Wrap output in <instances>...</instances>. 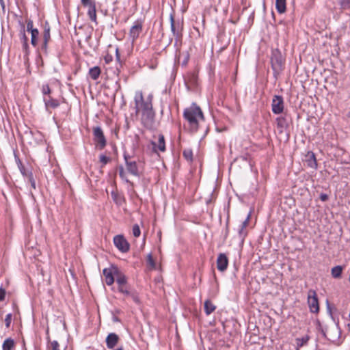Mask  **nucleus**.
I'll list each match as a JSON object with an SVG mask.
<instances>
[{"mask_svg":"<svg viewBox=\"0 0 350 350\" xmlns=\"http://www.w3.org/2000/svg\"><path fill=\"white\" fill-rule=\"evenodd\" d=\"M309 336H305L302 338H296V345H297V348H296V350H299V348L306 345L308 340H309Z\"/></svg>","mask_w":350,"mask_h":350,"instance_id":"nucleus-27","label":"nucleus"},{"mask_svg":"<svg viewBox=\"0 0 350 350\" xmlns=\"http://www.w3.org/2000/svg\"><path fill=\"white\" fill-rule=\"evenodd\" d=\"M39 31L38 30H32L31 38V44L36 47L38 45V39L39 36Z\"/></svg>","mask_w":350,"mask_h":350,"instance_id":"nucleus-29","label":"nucleus"},{"mask_svg":"<svg viewBox=\"0 0 350 350\" xmlns=\"http://www.w3.org/2000/svg\"><path fill=\"white\" fill-rule=\"evenodd\" d=\"M93 139L96 147L100 150H103L106 146L107 140L104 133L100 126L93 128Z\"/></svg>","mask_w":350,"mask_h":350,"instance_id":"nucleus-7","label":"nucleus"},{"mask_svg":"<svg viewBox=\"0 0 350 350\" xmlns=\"http://www.w3.org/2000/svg\"><path fill=\"white\" fill-rule=\"evenodd\" d=\"M19 169H20V171L21 172V174L25 176H29V172H28L25 167L22 165V163L20 162V165H19Z\"/></svg>","mask_w":350,"mask_h":350,"instance_id":"nucleus-39","label":"nucleus"},{"mask_svg":"<svg viewBox=\"0 0 350 350\" xmlns=\"http://www.w3.org/2000/svg\"><path fill=\"white\" fill-rule=\"evenodd\" d=\"M250 219V214H249L247 215V217H246V219L242 222V224L241 226L245 228L248 225Z\"/></svg>","mask_w":350,"mask_h":350,"instance_id":"nucleus-47","label":"nucleus"},{"mask_svg":"<svg viewBox=\"0 0 350 350\" xmlns=\"http://www.w3.org/2000/svg\"><path fill=\"white\" fill-rule=\"evenodd\" d=\"M119 292L124 294L125 296L126 297H130L131 295V294L133 293V291H130L129 290V288L128 286H125V287H123V288H120V289H118Z\"/></svg>","mask_w":350,"mask_h":350,"instance_id":"nucleus-35","label":"nucleus"},{"mask_svg":"<svg viewBox=\"0 0 350 350\" xmlns=\"http://www.w3.org/2000/svg\"><path fill=\"white\" fill-rule=\"evenodd\" d=\"M100 161L103 163V165H106L108 162L110 161V158L104 155L101 154L100 156Z\"/></svg>","mask_w":350,"mask_h":350,"instance_id":"nucleus-40","label":"nucleus"},{"mask_svg":"<svg viewBox=\"0 0 350 350\" xmlns=\"http://www.w3.org/2000/svg\"><path fill=\"white\" fill-rule=\"evenodd\" d=\"M151 144L152 146L153 151L154 152H157L158 150L161 152L165 151V137L162 134L159 135L158 144L152 141Z\"/></svg>","mask_w":350,"mask_h":350,"instance_id":"nucleus-15","label":"nucleus"},{"mask_svg":"<svg viewBox=\"0 0 350 350\" xmlns=\"http://www.w3.org/2000/svg\"><path fill=\"white\" fill-rule=\"evenodd\" d=\"M132 232L135 237H139L140 236L141 230L138 224L133 225Z\"/></svg>","mask_w":350,"mask_h":350,"instance_id":"nucleus-34","label":"nucleus"},{"mask_svg":"<svg viewBox=\"0 0 350 350\" xmlns=\"http://www.w3.org/2000/svg\"><path fill=\"white\" fill-rule=\"evenodd\" d=\"M43 100L44 102L46 108L51 107L55 109L59 105V101L57 99L53 98L50 96L49 98L44 96Z\"/></svg>","mask_w":350,"mask_h":350,"instance_id":"nucleus-21","label":"nucleus"},{"mask_svg":"<svg viewBox=\"0 0 350 350\" xmlns=\"http://www.w3.org/2000/svg\"><path fill=\"white\" fill-rule=\"evenodd\" d=\"M239 234L241 237L244 238L246 235V232L245 231V228H243L241 226V228L239 230Z\"/></svg>","mask_w":350,"mask_h":350,"instance_id":"nucleus-48","label":"nucleus"},{"mask_svg":"<svg viewBox=\"0 0 350 350\" xmlns=\"http://www.w3.org/2000/svg\"><path fill=\"white\" fill-rule=\"evenodd\" d=\"M118 170L120 177L122 180H124L126 183H129L130 184L133 185V183L130 182L129 180L126 178L124 167L122 165L118 167Z\"/></svg>","mask_w":350,"mask_h":350,"instance_id":"nucleus-32","label":"nucleus"},{"mask_svg":"<svg viewBox=\"0 0 350 350\" xmlns=\"http://www.w3.org/2000/svg\"><path fill=\"white\" fill-rule=\"evenodd\" d=\"M114 10H126L130 5V0H116L114 3Z\"/></svg>","mask_w":350,"mask_h":350,"instance_id":"nucleus-22","label":"nucleus"},{"mask_svg":"<svg viewBox=\"0 0 350 350\" xmlns=\"http://www.w3.org/2000/svg\"><path fill=\"white\" fill-rule=\"evenodd\" d=\"M271 64L274 75H278L282 71L284 66V59L278 50L273 51L271 57Z\"/></svg>","mask_w":350,"mask_h":350,"instance_id":"nucleus-5","label":"nucleus"},{"mask_svg":"<svg viewBox=\"0 0 350 350\" xmlns=\"http://www.w3.org/2000/svg\"><path fill=\"white\" fill-rule=\"evenodd\" d=\"M50 25L47 21L45 22L44 25V31H43V36H42V43L41 45V50L45 53H46L47 51V45L48 42L51 40V35H50Z\"/></svg>","mask_w":350,"mask_h":350,"instance_id":"nucleus-13","label":"nucleus"},{"mask_svg":"<svg viewBox=\"0 0 350 350\" xmlns=\"http://www.w3.org/2000/svg\"><path fill=\"white\" fill-rule=\"evenodd\" d=\"M120 338L115 333H110L106 338L105 342L108 349H112L118 344Z\"/></svg>","mask_w":350,"mask_h":350,"instance_id":"nucleus-17","label":"nucleus"},{"mask_svg":"<svg viewBox=\"0 0 350 350\" xmlns=\"http://www.w3.org/2000/svg\"><path fill=\"white\" fill-rule=\"evenodd\" d=\"M286 0H275V8L279 14H283L286 12Z\"/></svg>","mask_w":350,"mask_h":350,"instance_id":"nucleus-26","label":"nucleus"},{"mask_svg":"<svg viewBox=\"0 0 350 350\" xmlns=\"http://www.w3.org/2000/svg\"><path fill=\"white\" fill-rule=\"evenodd\" d=\"M49 348L51 350H59V345L57 341L53 340L51 342Z\"/></svg>","mask_w":350,"mask_h":350,"instance_id":"nucleus-36","label":"nucleus"},{"mask_svg":"<svg viewBox=\"0 0 350 350\" xmlns=\"http://www.w3.org/2000/svg\"><path fill=\"white\" fill-rule=\"evenodd\" d=\"M348 330L350 332V323L347 324Z\"/></svg>","mask_w":350,"mask_h":350,"instance_id":"nucleus-55","label":"nucleus"},{"mask_svg":"<svg viewBox=\"0 0 350 350\" xmlns=\"http://www.w3.org/2000/svg\"><path fill=\"white\" fill-rule=\"evenodd\" d=\"M343 267L340 265H337L332 268L331 274L334 278H340L342 276Z\"/></svg>","mask_w":350,"mask_h":350,"instance_id":"nucleus-24","label":"nucleus"},{"mask_svg":"<svg viewBox=\"0 0 350 350\" xmlns=\"http://www.w3.org/2000/svg\"><path fill=\"white\" fill-rule=\"evenodd\" d=\"M170 29L175 38L174 46L178 47L181 44L183 39V22L176 21L172 14L170 16Z\"/></svg>","mask_w":350,"mask_h":350,"instance_id":"nucleus-3","label":"nucleus"},{"mask_svg":"<svg viewBox=\"0 0 350 350\" xmlns=\"http://www.w3.org/2000/svg\"><path fill=\"white\" fill-rule=\"evenodd\" d=\"M101 73V70L98 66L91 68L89 70V75L93 80H97Z\"/></svg>","mask_w":350,"mask_h":350,"instance_id":"nucleus-23","label":"nucleus"},{"mask_svg":"<svg viewBox=\"0 0 350 350\" xmlns=\"http://www.w3.org/2000/svg\"><path fill=\"white\" fill-rule=\"evenodd\" d=\"M28 178H29V181L31 182V186L33 188H35L36 187V186H35V181H34V180L33 178V175H32L31 172L29 173Z\"/></svg>","mask_w":350,"mask_h":350,"instance_id":"nucleus-49","label":"nucleus"},{"mask_svg":"<svg viewBox=\"0 0 350 350\" xmlns=\"http://www.w3.org/2000/svg\"><path fill=\"white\" fill-rule=\"evenodd\" d=\"M130 297L132 299V300L137 303V304H139V297L138 295H137V293L135 292H133L131 295L130 296Z\"/></svg>","mask_w":350,"mask_h":350,"instance_id":"nucleus-44","label":"nucleus"},{"mask_svg":"<svg viewBox=\"0 0 350 350\" xmlns=\"http://www.w3.org/2000/svg\"><path fill=\"white\" fill-rule=\"evenodd\" d=\"M5 297V291L3 288H0V301H3Z\"/></svg>","mask_w":350,"mask_h":350,"instance_id":"nucleus-46","label":"nucleus"},{"mask_svg":"<svg viewBox=\"0 0 350 350\" xmlns=\"http://www.w3.org/2000/svg\"><path fill=\"white\" fill-rule=\"evenodd\" d=\"M183 116L186 121L184 124L185 128L192 133H196L201 123L204 121L201 108L195 103L184 109Z\"/></svg>","mask_w":350,"mask_h":350,"instance_id":"nucleus-2","label":"nucleus"},{"mask_svg":"<svg viewBox=\"0 0 350 350\" xmlns=\"http://www.w3.org/2000/svg\"><path fill=\"white\" fill-rule=\"evenodd\" d=\"M116 57L117 61L120 62V55L119 53L118 48L116 49Z\"/></svg>","mask_w":350,"mask_h":350,"instance_id":"nucleus-53","label":"nucleus"},{"mask_svg":"<svg viewBox=\"0 0 350 350\" xmlns=\"http://www.w3.org/2000/svg\"><path fill=\"white\" fill-rule=\"evenodd\" d=\"M115 279L117 284L118 285V289H120L121 287L123 288L127 286V278L120 269L118 270V274L116 275Z\"/></svg>","mask_w":350,"mask_h":350,"instance_id":"nucleus-19","label":"nucleus"},{"mask_svg":"<svg viewBox=\"0 0 350 350\" xmlns=\"http://www.w3.org/2000/svg\"><path fill=\"white\" fill-rule=\"evenodd\" d=\"M12 314L11 313L8 314L5 317V326L7 328H9L10 326L11 321H12Z\"/></svg>","mask_w":350,"mask_h":350,"instance_id":"nucleus-37","label":"nucleus"},{"mask_svg":"<svg viewBox=\"0 0 350 350\" xmlns=\"http://www.w3.org/2000/svg\"><path fill=\"white\" fill-rule=\"evenodd\" d=\"M88 10V16L91 21L94 22L97 24V18H96V3L91 4V5H86Z\"/></svg>","mask_w":350,"mask_h":350,"instance_id":"nucleus-20","label":"nucleus"},{"mask_svg":"<svg viewBox=\"0 0 350 350\" xmlns=\"http://www.w3.org/2000/svg\"><path fill=\"white\" fill-rule=\"evenodd\" d=\"M215 309L216 306L211 301L207 299L204 301V312L206 315L211 314Z\"/></svg>","mask_w":350,"mask_h":350,"instance_id":"nucleus-25","label":"nucleus"},{"mask_svg":"<svg viewBox=\"0 0 350 350\" xmlns=\"http://www.w3.org/2000/svg\"><path fill=\"white\" fill-rule=\"evenodd\" d=\"M14 347V340L9 338L4 340L2 348L3 350H12V349Z\"/></svg>","mask_w":350,"mask_h":350,"instance_id":"nucleus-28","label":"nucleus"},{"mask_svg":"<svg viewBox=\"0 0 350 350\" xmlns=\"http://www.w3.org/2000/svg\"><path fill=\"white\" fill-rule=\"evenodd\" d=\"M275 120L278 128L281 129L280 133H282L284 129H286L289 126V122L286 116L278 117Z\"/></svg>","mask_w":350,"mask_h":350,"instance_id":"nucleus-18","label":"nucleus"},{"mask_svg":"<svg viewBox=\"0 0 350 350\" xmlns=\"http://www.w3.org/2000/svg\"><path fill=\"white\" fill-rule=\"evenodd\" d=\"M21 30L19 33L20 39L22 43L28 42V38L25 34V25L23 23H21Z\"/></svg>","mask_w":350,"mask_h":350,"instance_id":"nucleus-30","label":"nucleus"},{"mask_svg":"<svg viewBox=\"0 0 350 350\" xmlns=\"http://www.w3.org/2000/svg\"><path fill=\"white\" fill-rule=\"evenodd\" d=\"M135 105L136 113H142V121L146 127H150L153 123L154 112L152 109V96L148 95L146 98H144L142 92L135 94Z\"/></svg>","mask_w":350,"mask_h":350,"instance_id":"nucleus-1","label":"nucleus"},{"mask_svg":"<svg viewBox=\"0 0 350 350\" xmlns=\"http://www.w3.org/2000/svg\"><path fill=\"white\" fill-rule=\"evenodd\" d=\"M23 49L25 51V52L27 54L28 53V49H29V44L28 42H25L23 43Z\"/></svg>","mask_w":350,"mask_h":350,"instance_id":"nucleus-50","label":"nucleus"},{"mask_svg":"<svg viewBox=\"0 0 350 350\" xmlns=\"http://www.w3.org/2000/svg\"><path fill=\"white\" fill-rule=\"evenodd\" d=\"M143 29V22L142 21L137 20L134 22V24L131 27L129 31V36L132 39V41L134 42L136 40L139 34L142 33Z\"/></svg>","mask_w":350,"mask_h":350,"instance_id":"nucleus-12","label":"nucleus"},{"mask_svg":"<svg viewBox=\"0 0 350 350\" xmlns=\"http://www.w3.org/2000/svg\"><path fill=\"white\" fill-rule=\"evenodd\" d=\"M147 262L152 269L155 268V262L152 258L151 254H149L148 255Z\"/></svg>","mask_w":350,"mask_h":350,"instance_id":"nucleus-38","label":"nucleus"},{"mask_svg":"<svg viewBox=\"0 0 350 350\" xmlns=\"http://www.w3.org/2000/svg\"><path fill=\"white\" fill-rule=\"evenodd\" d=\"M319 330L325 338L333 342H337L340 338L341 331L338 323L326 329H324L319 324Z\"/></svg>","mask_w":350,"mask_h":350,"instance_id":"nucleus-4","label":"nucleus"},{"mask_svg":"<svg viewBox=\"0 0 350 350\" xmlns=\"http://www.w3.org/2000/svg\"><path fill=\"white\" fill-rule=\"evenodd\" d=\"M342 9H350V0H338Z\"/></svg>","mask_w":350,"mask_h":350,"instance_id":"nucleus-33","label":"nucleus"},{"mask_svg":"<svg viewBox=\"0 0 350 350\" xmlns=\"http://www.w3.org/2000/svg\"><path fill=\"white\" fill-rule=\"evenodd\" d=\"M42 92L44 95L49 94L51 93V88L49 85H43Z\"/></svg>","mask_w":350,"mask_h":350,"instance_id":"nucleus-42","label":"nucleus"},{"mask_svg":"<svg viewBox=\"0 0 350 350\" xmlns=\"http://www.w3.org/2000/svg\"><path fill=\"white\" fill-rule=\"evenodd\" d=\"M105 61L107 64H109V62H111L112 61V56L109 55H106L105 57Z\"/></svg>","mask_w":350,"mask_h":350,"instance_id":"nucleus-52","label":"nucleus"},{"mask_svg":"<svg viewBox=\"0 0 350 350\" xmlns=\"http://www.w3.org/2000/svg\"><path fill=\"white\" fill-rule=\"evenodd\" d=\"M308 304L310 311L312 313H318L319 311V304L316 292L314 290H310L308 295Z\"/></svg>","mask_w":350,"mask_h":350,"instance_id":"nucleus-9","label":"nucleus"},{"mask_svg":"<svg viewBox=\"0 0 350 350\" xmlns=\"http://www.w3.org/2000/svg\"><path fill=\"white\" fill-rule=\"evenodd\" d=\"M81 3L83 7H86V5L96 3V1L94 0H81Z\"/></svg>","mask_w":350,"mask_h":350,"instance_id":"nucleus-43","label":"nucleus"},{"mask_svg":"<svg viewBox=\"0 0 350 350\" xmlns=\"http://www.w3.org/2000/svg\"><path fill=\"white\" fill-rule=\"evenodd\" d=\"M319 199L322 201V202H326L328 199H329V196L326 193H322L320 194L319 196Z\"/></svg>","mask_w":350,"mask_h":350,"instance_id":"nucleus-45","label":"nucleus"},{"mask_svg":"<svg viewBox=\"0 0 350 350\" xmlns=\"http://www.w3.org/2000/svg\"><path fill=\"white\" fill-rule=\"evenodd\" d=\"M189 54L188 53H186L185 55V59L183 60V62H182V65L183 66H186L187 62H188V60H189Z\"/></svg>","mask_w":350,"mask_h":350,"instance_id":"nucleus-51","label":"nucleus"},{"mask_svg":"<svg viewBox=\"0 0 350 350\" xmlns=\"http://www.w3.org/2000/svg\"><path fill=\"white\" fill-rule=\"evenodd\" d=\"M228 258L224 253H220L217 259V268L219 271L224 272L228 268Z\"/></svg>","mask_w":350,"mask_h":350,"instance_id":"nucleus-14","label":"nucleus"},{"mask_svg":"<svg viewBox=\"0 0 350 350\" xmlns=\"http://www.w3.org/2000/svg\"><path fill=\"white\" fill-rule=\"evenodd\" d=\"M32 30H38V29L33 28V21L31 20H29L27 23V31L31 33Z\"/></svg>","mask_w":350,"mask_h":350,"instance_id":"nucleus-41","label":"nucleus"},{"mask_svg":"<svg viewBox=\"0 0 350 350\" xmlns=\"http://www.w3.org/2000/svg\"><path fill=\"white\" fill-rule=\"evenodd\" d=\"M284 109V99L282 96L275 95L272 99L271 109L273 113L280 114Z\"/></svg>","mask_w":350,"mask_h":350,"instance_id":"nucleus-11","label":"nucleus"},{"mask_svg":"<svg viewBox=\"0 0 350 350\" xmlns=\"http://www.w3.org/2000/svg\"><path fill=\"white\" fill-rule=\"evenodd\" d=\"M123 156L127 171L133 176L139 177L141 172L136 161L133 160L132 157L126 153H124Z\"/></svg>","mask_w":350,"mask_h":350,"instance_id":"nucleus-6","label":"nucleus"},{"mask_svg":"<svg viewBox=\"0 0 350 350\" xmlns=\"http://www.w3.org/2000/svg\"><path fill=\"white\" fill-rule=\"evenodd\" d=\"M115 246L122 252H128L130 250V244L123 235L118 234L113 237Z\"/></svg>","mask_w":350,"mask_h":350,"instance_id":"nucleus-10","label":"nucleus"},{"mask_svg":"<svg viewBox=\"0 0 350 350\" xmlns=\"http://www.w3.org/2000/svg\"><path fill=\"white\" fill-rule=\"evenodd\" d=\"M118 270L119 268L113 265H111L109 268L103 269V273L105 277V281L108 286L113 284L116 275L118 274Z\"/></svg>","mask_w":350,"mask_h":350,"instance_id":"nucleus-8","label":"nucleus"},{"mask_svg":"<svg viewBox=\"0 0 350 350\" xmlns=\"http://www.w3.org/2000/svg\"><path fill=\"white\" fill-rule=\"evenodd\" d=\"M305 157V161L307 163L308 167L317 170L318 165L314 153L313 152L308 151Z\"/></svg>","mask_w":350,"mask_h":350,"instance_id":"nucleus-16","label":"nucleus"},{"mask_svg":"<svg viewBox=\"0 0 350 350\" xmlns=\"http://www.w3.org/2000/svg\"><path fill=\"white\" fill-rule=\"evenodd\" d=\"M183 157L189 161L193 159V152L191 149H186L183 152Z\"/></svg>","mask_w":350,"mask_h":350,"instance_id":"nucleus-31","label":"nucleus"},{"mask_svg":"<svg viewBox=\"0 0 350 350\" xmlns=\"http://www.w3.org/2000/svg\"><path fill=\"white\" fill-rule=\"evenodd\" d=\"M0 4L1 5V8L3 10L5 9V3H4V1L3 0H0Z\"/></svg>","mask_w":350,"mask_h":350,"instance_id":"nucleus-54","label":"nucleus"}]
</instances>
